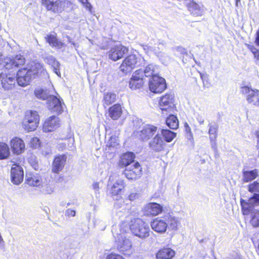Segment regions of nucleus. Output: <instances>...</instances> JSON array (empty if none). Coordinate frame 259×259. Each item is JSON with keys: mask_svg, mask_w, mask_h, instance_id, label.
<instances>
[{"mask_svg": "<svg viewBox=\"0 0 259 259\" xmlns=\"http://www.w3.org/2000/svg\"><path fill=\"white\" fill-rule=\"evenodd\" d=\"M135 158V155L133 152H127L123 154L120 157L119 160V165L123 167H128L131 165L132 163L134 162Z\"/></svg>", "mask_w": 259, "mask_h": 259, "instance_id": "30", "label": "nucleus"}, {"mask_svg": "<svg viewBox=\"0 0 259 259\" xmlns=\"http://www.w3.org/2000/svg\"><path fill=\"white\" fill-rule=\"evenodd\" d=\"M185 130L186 133V137L188 140L192 141L193 140V135L191 132V130L189 125L187 123H185Z\"/></svg>", "mask_w": 259, "mask_h": 259, "instance_id": "46", "label": "nucleus"}, {"mask_svg": "<svg viewBox=\"0 0 259 259\" xmlns=\"http://www.w3.org/2000/svg\"><path fill=\"white\" fill-rule=\"evenodd\" d=\"M60 125L59 118L55 115L49 117L45 122L43 130L45 132H50L58 128Z\"/></svg>", "mask_w": 259, "mask_h": 259, "instance_id": "23", "label": "nucleus"}, {"mask_svg": "<svg viewBox=\"0 0 259 259\" xmlns=\"http://www.w3.org/2000/svg\"><path fill=\"white\" fill-rule=\"evenodd\" d=\"M69 140L70 142H72V143L73 144V142H74L73 138H70Z\"/></svg>", "mask_w": 259, "mask_h": 259, "instance_id": "62", "label": "nucleus"}, {"mask_svg": "<svg viewBox=\"0 0 259 259\" xmlns=\"http://www.w3.org/2000/svg\"><path fill=\"white\" fill-rule=\"evenodd\" d=\"M256 148L257 149H259V140H257Z\"/></svg>", "mask_w": 259, "mask_h": 259, "instance_id": "63", "label": "nucleus"}, {"mask_svg": "<svg viewBox=\"0 0 259 259\" xmlns=\"http://www.w3.org/2000/svg\"><path fill=\"white\" fill-rule=\"evenodd\" d=\"M248 215H250L251 226L254 228L259 227V210L253 208Z\"/></svg>", "mask_w": 259, "mask_h": 259, "instance_id": "35", "label": "nucleus"}, {"mask_svg": "<svg viewBox=\"0 0 259 259\" xmlns=\"http://www.w3.org/2000/svg\"><path fill=\"white\" fill-rule=\"evenodd\" d=\"M144 84V77L142 71L137 70L134 72L128 82L129 88L132 90L140 89Z\"/></svg>", "mask_w": 259, "mask_h": 259, "instance_id": "17", "label": "nucleus"}, {"mask_svg": "<svg viewBox=\"0 0 259 259\" xmlns=\"http://www.w3.org/2000/svg\"><path fill=\"white\" fill-rule=\"evenodd\" d=\"M184 4L190 14L193 16H201L205 13L204 8L200 3H197L194 1L186 0Z\"/></svg>", "mask_w": 259, "mask_h": 259, "instance_id": "16", "label": "nucleus"}, {"mask_svg": "<svg viewBox=\"0 0 259 259\" xmlns=\"http://www.w3.org/2000/svg\"><path fill=\"white\" fill-rule=\"evenodd\" d=\"M39 121V116L36 111H27L22 122V126L27 132L33 131L37 127Z\"/></svg>", "mask_w": 259, "mask_h": 259, "instance_id": "6", "label": "nucleus"}, {"mask_svg": "<svg viewBox=\"0 0 259 259\" xmlns=\"http://www.w3.org/2000/svg\"><path fill=\"white\" fill-rule=\"evenodd\" d=\"M42 3L49 10L55 12L58 10V0H42Z\"/></svg>", "mask_w": 259, "mask_h": 259, "instance_id": "39", "label": "nucleus"}, {"mask_svg": "<svg viewBox=\"0 0 259 259\" xmlns=\"http://www.w3.org/2000/svg\"><path fill=\"white\" fill-rule=\"evenodd\" d=\"M151 228L156 232L159 234L164 233L167 228L166 222L164 219V215L161 218H157L151 222Z\"/></svg>", "mask_w": 259, "mask_h": 259, "instance_id": "21", "label": "nucleus"}, {"mask_svg": "<svg viewBox=\"0 0 259 259\" xmlns=\"http://www.w3.org/2000/svg\"><path fill=\"white\" fill-rule=\"evenodd\" d=\"M240 205L243 214L248 215L255 206L259 205V193H254L247 201L241 198Z\"/></svg>", "mask_w": 259, "mask_h": 259, "instance_id": "10", "label": "nucleus"}, {"mask_svg": "<svg viewBox=\"0 0 259 259\" xmlns=\"http://www.w3.org/2000/svg\"><path fill=\"white\" fill-rule=\"evenodd\" d=\"M94 225L98 227L101 230H104L106 229L107 224L102 218H96L94 221Z\"/></svg>", "mask_w": 259, "mask_h": 259, "instance_id": "43", "label": "nucleus"}, {"mask_svg": "<svg viewBox=\"0 0 259 259\" xmlns=\"http://www.w3.org/2000/svg\"><path fill=\"white\" fill-rule=\"evenodd\" d=\"M212 148L214 149V151L217 150V144L215 142V140L210 141Z\"/></svg>", "mask_w": 259, "mask_h": 259, "instance_id": "57", "label": "nucleus"}, {"mask_svg": "<svg viewBox=\"0 0 259 259\" xmlns=\"http://www.w3.org/2000/svg\"><path fill=\"white\" fill-rule=\"evenodd\" d=\"M255 136H256V138H257V140H259V131H257L255 133Z\"/></svg>", "mask_w": 259, "mask_h": 259, "instance_id": "61", "label": "nucleus"}, {"mask_svg": "<svg viewBox=\"0 0 259 259\" xmlns=\"http://www.w3.org/2000/svg\"><path fill=\"white\" fill-rule=\"evenodd\" d=\"M166 88L165 80L158 75L153 76L149 80V90L155 94H160Z\"/></svg>", "mask_w": 259, "mask_h": 259, "instance_id": "8", "label": "nucleus"}, {"mask_svg": "<svg viewBox=\"0 0 259 259\" xmlns=\"http://www.w3.org/2000/svg\"><path fill=\"white\" fill-rule=\"evenodd\" d=\"M39 140L37 138H33L31 140V146L33 148H36L39 145Z\"/></svg>", "mask_w": 259, "mask_h": 259, "instance_id": "50", "label": "nucleus"}, {"mask_svg": "<svg viewBox=\"0 0 259 259\" xmlns=\"http://www.w3.org/2000/svg\"><path fill=\"white\" fill-rule=\"evenodd\" d=\"M106 259H125L122 255L115 253H111L108 254Z\"/></svg>", "mask_w": 259, "mask_h": 259, "instance_id": "49", "label": "nucleus"}, {"mask_svg": "<svg viewBox=\"0 0 259 259\" xmlns=\"http://www.w3.org/2000/svg\"><path fill=\"white\" fill-rule=\"evenodd\" d=\"M126 211H127V210L126 209L122 208V210H120L117 211V215H119V217H120L121 215H120V213H121V212L125 213Z\"/></svg>", "mask_w": 259, "mask_h": 259, "instance_id": "58", "label": "nucleus"}, {"mask_svg": "<svg viewBox=\"0 0 259 259\" xmlns=\"http://www.w3.org/2000/svg\"><path fill=\"white\" fill-rule=\"evenodd\" d=\"M76 211L74 210L67 209L65 211V215L67 217H73L75 215Z\"/></svg>", "mask_w": 259, "mask_h": 259, "instance_id": "51", "label": "nucleus"}, {"mask_svg": "<svg viewBox=\"0 0 259 259\" xmlns=\"http://www.w3.org/2000/svg\"><path fill=\"white\" fill-rule=\"evenodd\" d=\"M128 231L129 227L126 223H122L118 227L113 226L112 229L117 249L124 254H129L132 250V242L126 236Z\"/></svg>", "mask_w": 259, "mask_h": 259, "instance_id": "1", "label": "nucleus"}, {"mask_svg": "<svg viewBox=\"0 0 259 259\" xmlns=\"http://www.w3.org/2000/svg\"><path fill=\"white\" fill-rule=\"evenodd\" d=\"M258 170L257 169L253 170H245L242 171V180L244 182H249L254 180L258 176Z\"/></svg>", "mask_w": 259, "mask_h": 259, "instance_id": "31", "label": "nucleus"}, {"mask_svg": "<svg viewBox=\"0 0 259 259\" xmlns=\"http://www.w3.org/2000/svg\"><path fill=\"white\" fill-rule=\"evenodd\" d=\"M122 108L121 106L116 104L109 109V116L113 120L117 119L121 115Z\"/></svg>", "mask_w": 259, "mask_h": 259, "instance_id": "33", "label": "nucleus"}, {"mask_svg": "<svg viewBox=\"0 0 259 259\" xmlns=\"http://www.w3.org/2000/svg\"><path fill=\"white\" fill-rule=\"evenodd\" d=\"M163 211V206L156 202H150L146 205L144 208V213L147 216H156Z\"/></svg>", "mask_w": 259, "mask_h": 259, "instance_id": "19", "label": "nucleus"}, {"mask_svg": "<svg viewBox=\"0 0 259 259\" xmlns=\"http://www.w3.org/2000/svg\"><path fill=\"white\" fill-rule=\"evenodd\" d=\"M241 0H235V6L238 7L239 4H240Z\"/></svg>", "mask_w": 259, "mask_h": 259, "instance_id": "59", "label": "nucleus"}, {"mask_svg": "<svg viewBox=\"0 0 259 259\" xmlns=\"http://www.w3.org/2000/svg\"><path fill=\"white\" fill-rule=\"evenodd\" d=\"M25 59L23 56L17 55L15 57L6 59L5 61V67L7 69L17 68L24 64Z\"/></svg>", "mask_w": 259, "mask_h": 259, "instance_id": "20", "label": "nucleus"}, {"mask_svg": "<svg viewBox=\"0 0 259 259\" xmlns=\"http://www.w3.org/2000/svg\"><path fill=\"white\" fill-rule=\"evenodd\" d=\"M138 197V194L136 193H131L130 195L128 196V199L131 200L133 201L136 199Z\"/></svg>", "mask_w": 259, "mask_h": 259, "instance_id": "53", "label": "nucleus"}, {"mask_svg": "<svg viewBox=\"0 0 259 259\" xmlns=\"http://www.w3.org/2000/svg\"><path fill=\"white\" fill-rule=\"evenodd\" d=\"M114 207L115 208H118L120 207V206H119V203L118 202H116L115 204H114Z\"/></svg>", "mask_w": 259, "mask_h": 259, "instance_id": "60", "label": "nucleus"}, {"mask_svg": "<svg viewBox=\"0 0 259 259\" xmlns=\"http://www.w3.org/2000/svg\"><path fill=\"white\" fill-rule=\"evenodd\" d=\"M116 95L112 93H106L104 96V103L107 105H109L115 102L116 99Z\"/></svg>", "mask_w": 259, "mask_h": 259, "instance_id": "41", "label": "nucleus"}, {"mask_svg": "<svg viewBox=\"0 0 259 259\" xmlns=\"http://www.w3.org/2000/svg\"><path fill=\"white\" fill-rule=\"evenodd\" d=\"M118 145L117 137L116 136H111L107 142V146L109 147H114Z\"/></svg>", "mask_w": 259, "mask_h": 259, "instance_id": "45", "label": "nucleus"}, {"mask_svg": "<svg viewBox=\"0 0 259 259\" xmlns=\"http://www.w3.org/2000/svg\"><path fill=\"white\" fill-rule=\"evenodd\" d=\"M93 188L95 190V192L97 193V192L99 191V183L97 182L94 183L93 184Z\"/></svg>", "mask_w": 259, "mask_h": 259, "instance_id": "56", "label": "nucleus"}, {"mask_svg": "<svg viewBox=\"0 0 259 259\" xmlns=\"http://www.w3.org/2000/svg\"><path fill=\"white\" fill-rule=\"evenodd\" d=\"M128 227L133 234L140 238H146L150 235L149 225L140 218L131 220Z\"/></svg>", "mask_w": 259, "mask_h": 259, "instance_id": "4", "label": "nucleus"}, {"mask_svg": "<svg viewBox=\"0 0 259 259\" xmlns=\"http://www.w3.org/2000/svg\"><path fill=\"white\" fill-rule=\"evenodd\" d=\"M16 82L15 74L2 72L0 74V83L3 89L5 91L13 89Z\"/></svg>", "mask_w": 259, "mask_h": 259, "instance_id": "12", "label": "nucleus"}, {"mask_svg": "<svg viewBox=\"0 0 259 259\" xmlns=\"http://www.w3.org/2000/svg\"><path fill=\"white\" fill-rule=\"evenodd\" d=\"M209 127L208 134L209 135V139L210 141L215 140L217 138V133L218 131V125L214 122H210L208 124Z\"/></svg>", "mask_w": 259, "mask_h": 259, "instance_id": "37", "label": "nucleus"}, {"mask_svg": "<svg viewBox=\"0 0 259 259\" xmlns=\"http://www.w3.org/2000/svg\"><path fill=\"white\" fill-rule=\"evenodd\" d=\"M247 48L253 54L254 57L259 53V50L257 49L253 45L245 44Z\"/></svg>", "mask_w": 259, "mask_h": 259, "instance_id": "48", "label": "nucleus"}, {"mask_svg": "<svg viewBox=\"0 0 259 259\" xmlns=\"http://www.w3.org/2000/svg\"><path fill=\"white\" fill-rule=\"evenodd\" d=\"M153 51L163 63H164L168 61V57L164 53L157 52L156 49H154Z\"/></svg>", "mask_w": 259, "mask_h": 259, "instance_id": "44", "label": "nucleus"}, {"mask_svg": "<svg viewBox=\"0 0 259 259\" xmlns=\"http://www.w3.org/2000/svg\"><path fill=\"white\" fill-rule=\"evenodd\" d=\"M67 159L65 154L59 155L56 156L52 164V171L53 172L58 174L64 168Z\"/></svg>", "mask_w": 259, "mask_h": 259, "instance_id": "24", "label": "nucleus"}, {"mask_svg": "<svg viewBox=\"0 0 259 259\" xmlns=\"http://www.w3.org/2000/svg\"><path fill=\"white\" fill-rule=\"evenodd\" d=\"M11 146L14 153L20 154L25 149V144L22 140L19 138H14L11 141Z\"/></svg>", "mask_w": 259, "mask_h": 259, "instance_id": "29", "label": "nucleus"}, {"mask_svg": "<svg viewBox=\"0 0 259 259\" xmlns=\"http://www.w3.org/2000/svg\"><path fill=\"white\" fill-rule=\"evenodd\" d=\"M79 1L83 5V6L87 9H91L92 6L88 0H79Z\"/></svg>", "mask_w": 259, "mask_h": 259, "instance_id": "52", "label": "nucleus"}, {"mask_svg": "<svg viewBox=\"0 0 259 259\" xmlns=\"http://www.w3.org/2000/svg\"><path fill=\"white\" fill-rule=\"evenodd\" d=\"M158 127L156 126L151 124L145 125L140 132L139 135L140 138L143 141H147L151 138L156 133Z\"/></svg>", "mask_w": 259, "mask_h": 259, "instance_id": "22", "label": "nucleus"}, {"mask_svg": "<svg viewBox=\"0 0 259 259\" xmlns=\"http://www.w3.org/2000/svg\"><path fill=\"white\" fill-rule=\"evenodd\" d=\"M248 190L250 193H259V179L248 186Z\"/></svg>", "mask_w": 259, "mask_h": 259, "instance_id": "42", "label": "nucleus"}, {"mask_svg": "<svg viewBox=\"0 0 259 259\" xmlns=\"http://www.w3.org/2000/svg\"><path fill=\"white\" fill-rule=\"evenodd\" d=\"M172 113H168L169 116L166 119V124L170 128L176 130L179 127V121L177 117Z\"/></svg>", "mask_w": 259, "mask_h": 259, "instance_id": "34", "label": "nucleus"}, {"mask_svg": "<svg viewBox=\"0 0 259 259\" xmlns=\"http://www.w3.org/2000/svg\"><path fill=\"white\" fill-rule=\"evenodd\" d=\"M241 92L243 94L248 103L254 106L259 105V91L253 90L248 86H243L241 88Z\"/></svg>", "mask_w": 259, "mask_h": 259, "instance_id": "9", "label": "nucleus"}, {"mask_svg": "<svg viewBox=\"0 0 259 259\" xmlns=\"http://www.w3.org/2000/svg\"><path fill=\"white\" fill-rule=\"evenodd\" d=\"M128 51L127 48L119 44L112 47L108 52V56L110 60L116 61L121 59Z\"/></svg>", "mask_w": 259, "mask_h": 259, "instance_id": "14", "label": "nucleus"}, {"mask_svg": "<svg viewBox=\"0 0 259 259\" xmlns=\"http://www.w3.org/2000/svg\"><path fill=\"white\" fill-rule=\"evenodd\" d=\"M175 251L169 247L160 249L156 254V259H172L175 255Z\"/></svg>", "mask_w": 259, "mask_h": 259, "instance_id": "28", "label": "nucleus"}, {"mask_svg": "<svg viewBox=\"0 0 259 259\" xmlns=\"http://www.w3.org/2000/svg\"><path fill=\"white\" fill-rule=\"evenodd\" d=\"M44 61L51 67L55 74L59 77L61 76L60 64L54 57L51 55L47 56L44 58Z\"/></svg>", "mask_w": 259, "mask_h": 259, "instance_id": "27", "label": "nucleus"}, {"mask_svg": "<svg viewBox=\"0 0 259 259\" xmlns=\"http://www.w3.org/2000/svg\"><path fill=\"white\" fill-rule=\"evenodd\" d=\"M142 171L140 164L138 162H136L132 165L126 167L123 174L128 180H136L141 177Z\"/></svg>", "mask_w": 259, "mask_h": 259, "instance_id": "13", "label": "nucleus"}, {"mask_svg": "<svg viewBox=\"0 0 259 259\" xmlns=\"http://www.w3.org/2000/svg\"><path fill=\"white\" fill-rule=\"evenodd\" d=\"M174 100V95L171 93H167L160 98L159 105L162 114L166 115L168 113L174 112L176 108Z\"/></svg>", "mask_w": 259, "mask_h": 259, "instance_id": "7", "label": "nucleus"}, {"mask_svg": "<svg viewBox=\"0 0 259 259\" xmlns=\"http://www.w3.org/2000/svg\"><path fill=\"white\" fill-rule=\"evenodd\" d=\"M24 172L22 168L19 165L14 164L11 170L12 182L16 185H19L23 181Z\"/></svg>", "mask_w": 259, "mask_h": 259, "instance_id": "18", "label": "nucleus"}, {"mask_svg": "<svg viewBox=\"0 0 259 259\" xmlns=\"http://www.w3.org/2000/svg\"><path fill=\"white\" fill-rule=\"evenodd\" d=\"M26 180L27 184L30 186H38L40 185V177L37 175L27 174L26 176Z\"/></svg>", "mask_w": 259, "mask_h": 259, "instance_id": "36", "label": "nucleus"}, {"mask_svg": "<svg viewBox=\"0 0 259 259\" xmlns=\"http://www.w3.org/2000/svg\"><path fill=\"white\" fill-rule=\"evenodd\" d=\"M44 71L42 65L36 61L30 62L27 64V67L22 69H19L17 73L16 81L22 87H25L29 84L32 79L35 78L39 73Z\"/></svg>", "mask_w": 259, "mask_h": 259, "instance_id": "2", "label": "nucleus"}, {"mask_svg": "<svg viewBox=\"0 0 259 259\" xmlns=\"http://www.w3.org/2000/svg\"><path fill=\"white\" fill-rule=\"evenodd\" d=\"M45 38L47 42H48L52 47H55L57 49H60L64 46V44L61 41H59L55 35H47L45 37Z\"/></svg>", "mask_w": 259, "mask_h": 259, "instance_id": "32", "label": "nucleus"}, {"mask_svg": "<svg viewBox=\"0 0 259 259\" xmlns=\"http://www.w3.org/2000/svg\"><path fill=\"white\" fill-rule=\"evenodd\" d=\"M164 219L166 222L167 228L172 231H177L181 225V219L175 215L172 211L164 212Z\"/></svg>", "mask_w": 259, "mask_h": 259, "instance_id": "15", "label": "nucleus"}, {"mask_svg": "<svg viewBox=\"0 0 259 259\" xmlns=\"http://www.w3.org/2000/svg\"><path fill=\"white\" fill-rule=\"evenodd\" d=\"M197 120L200 124H203L204 122V119L202 116L198 115L196 117Z\"/></svg>", "mask_w": 259, "mask_h": 259, "instance_id": "54", "label": "nucleus"}, {"mask_svg": "<svg viewBox=\"0 0 259 259\" xmlns=\"http://www.w3.org/2000/svg\"><path fill=\"white\" fill-rule=\"evenodd\" d=\"M112 181L111 177H110L108 185L110 193L112 197H117L121 195L123 193L125 187L124 181L121 179H118L113 183Z\"/></svg>", "mask_w": 259, "mask_h": 259, "instance_id": "11", "label": "nucleus"}, {"mask_svg": "<svg viewBox=\"0 0 259 259\" xmlns=\"http://www.w3.org/2000/svg\"><path fill=\"white\" fill-rule=\"evenodd\" d=\"M70 205V203L69 202L67 204V206H68Z\"/></svg>", "mask_w": 259, "mask_h": 259, "instance_id": "64", "label": "nucleus"}, {"mask_svg": "<svg viewBox=\"0 0 259 259\" xmlns=\"http://www.w3.org/2000/svg\"><path fill=\"white\" fill-rule=\"evenodd\" d=\"M142 71V75L145 77H151L157 75L159 72L158 66L153 63L148 64L144 69H140Z\"/></svg>", "mask_w": 259, "mask_h": 259, "instance_id": "26", "label": "nucleus"}, {"mask_svg": "<svg viewBox=\"0 0 259 259\" xmlns=\"http://www.w3.org/2000/svg\"><path fill=\"white\" fill-rule=\"evenodd\" d=\"M164 145V142L162 140L159 131H158L155 136L149 142L150 148L155 151L159 152L163 149Z\"/></svg>", "mask_w": 259, "mask_h": 259, "instance_id": "25", "label": "nucleus"}, {"mask_svg": "<svg viewBox=\"0 0 259 259\" xmlns=\"http://www.w3.org/2000/svg\"><path fill=\"white\" fill-rule=\"evenodd\" d=\"M255 43L259 47V28L257 30L255 34Z\"/></svg>", "mask_w": 259, "mask_h": 259, "instance_id": "55", "label": "nucleus"}, {"mask_svg": "<svg viewBox=\"0 0 259 259\" xmlns=\"http://www.w3.org/2000/svg\"><path fill=\"white\" fill-rule=\"evenodd\" d=\"M10 154L9 148L4 143H0V159L7 158Z\"/></svg>", "mask_w": 259, "mask_h": 259, "instance_id": "40", "label": "nucleus"}, {"mask_svg": "<svg viewBox=\"0 0 259 259\" xmlns=\"http://www.w3.org/2000/svg\"><path fill=\"white\" fill-rule=\"evenodd\" d=\"M143 60L140 56L135 54H131L124 58L119 67L120 70L124 74H127L141 65Z\"/></svg>", "mask_w": 259, "mask_h": 259, "instance_id": "5", "label": "nucleus"}, {"mask_svg": "<svg viewBox=\"0 0 259 259\" xmlns=\"http://www.w3.org/2000/svg\"><path fill=\"white\" fill-rule=\"evenodd\" d=\"M42 191L45 194H51L54 191V187L51 184L46 185L44 186Z\"/></svg>", "mask_w": 259, "mask_h": 259, "instance_id": "47", "label": "nucleus"}, {"mask_svg": "<svg viewBox=\"0 0 259 259\" xmlns=\"http://www.w3.org/2000/svg\"><path fill=\"white\" fill-rule=\"evenodd\" d=\"M160 130L161 135L166 142H170L176 137V133L167 129H159Z\"/></svg>", "mask_w": 259, "mask_h": 259, "instance_id": "38", "label": "nucleus"}, {"mask_svg": "<svg viewBox=\"0 0 259 259\" xmlns=\"http://www.w3.org/2000/svg\"><path fill=\"white\" fill-rule=\"evenodd\" d=\"M35 96L39 99L47 100L48 107L52 112L61 114L65 106L62 100L60 98L58 94L57 96L51 95L47 90L42 89H36L34 91Z\"/></svg>", "mask_w": 259, "mask_h": 259, "instance_id": "3", "label": "nucleus"}]
</instances>
